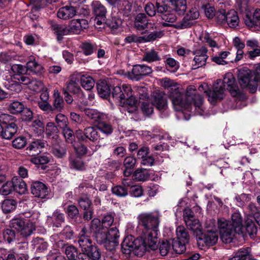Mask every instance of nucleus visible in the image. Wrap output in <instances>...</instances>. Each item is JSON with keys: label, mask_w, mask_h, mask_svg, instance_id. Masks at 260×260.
Instances as JSON below:
<instances>
[{"label": "nucleus", "mask_w": 260, "mask_h": 260, "mask_svg": "<svg viewBox=\"0 0 260 260\" xmlns=\"http://www.w3.org/2000/svg\"><path fill=\"white\" fill-rule=\"evenodd\" d=\"M157 12L161 17V19L166 22L173 23L177 19V17L173 12V9L170 6V4H162L156 3Z\"/></svg>", "instance_id": "obj_10"}, {"label": "nucleus", "mask_w": 260, "mask_h": 260, "mask_svg": "<svg viewBox=\"0 0 260 260\" xmlns=\"http://www.w3.org/2000/svg\"><path fill=\"white\" fill-rule=\"evenodd\" d=\"M13 190L16 191L19 194H23L27 191V187L25 182L22 179L15 176L12 178Z\"/></svg>", "instance_id": "obj_22"}, {"label": "nucleus", "mask_w": 260, "mask_h": 260, "mask_svg": "<svg viewBox=\"0 0 260 260\" xmlns=\"http://www.w3.org/2000/svg\"><path fill=\"white\" fill-rule=\"evenodd\" d=\"M95 126H96L101 132L107 135L111 134L113 132L111 125L107 123L105 120H100Z\"/></svg>", "instance_id": "obj_45"}, {"label": "nucleus", "mask_w": 260, "mask_h": 260, "mask_svg": "<svg viewBox=\"0 0 260 260\" xmlns=\"http://www.w3.org/2000/svg\"><path fill=\"white\" fill-rule=\"evenodd\" d=\"M28 87L31 90L37 91L43 88V84L41 81L32 78Z\"/></svg>", "instance_id": "obj_64"}, {"label": "nucleus", "mask_w": 260, "mask_h": 260, "mask_svg": "<svg viewBox=\"0 0 260 260\" xmlns=\"http://www.w3.org/2000/svg\"><path fill=\"white\" fill-rule=\"evenodd\" d=\"M171 99L174 109L180 111L182 115L185 111H190L192 106L201 109L203 103V99L201 95L194 94L190 95L188 91L184 94L175 90L171 95Z\"/></svg>", "instance_id": "obj_4"}, {"label": "nucleus", "mask_w": 260, "mask_h": 260, "mask_svg": "<svg viewBox=\"0 0 260 260\" xmlns=\"http://www.w3.org/2000/svg\"><path fill=\"white\" fill-rule=\"evenodd\" d=\"M207 49L204 47H202L200 49L196 50L194 51L193 54L195 55L194 61L195 64L193 66H194V69L201 67L205 65L206 60L208 58Z\"/></svg>", "instance_id": "obj_17"}, {"label": "nucleus", "mask_w": 260, "mask_h": 260, "mask_svg": "<svg viewBox=\"0 0 260 260\" xmlns=\"http://www.w3.org/2000/svg\"><path fill=\"white\" fill-rule=\"evenodd\" d=\"M46 143V141L39 139L32 141L26 148L27 153L31 156L38 154L41 152L42 149L45 147Z\"/></svg>", "instance_id": "obj_18"}, {"label": "nucleus", "mask_w": 260, "mask_h": 260, "mask_svg": "<svg viewBox=\"0 0 260 260\" xmlns=\"http://www.w3.org/2000/svg\"><path fill=\"white\" fill-rule=\"evenodd\" d=\"M53 154L58 158H62L66 154V149L64 147L59 145L54 146L51 150Z\"/></svg>", "instance_id": "obj_54"}, {"label": "nucleus", "mask_w": 260, "mask_h": 260, "mask_svg": "<svg viewBox=\"0 0 260 260\" xmlns=\"http://www.w3.org/2000/svg\"><path fill=\"white\" fill-rule=\"evenodd\" d=\"M242 222L241 215L239 212H235L232 214L231 220H226V222H230L237 230H240L242 232Z\"/></svg>", "instance_id": "obj_36"}, {"label": "nucleus", "mask_w": 260, "mask_h": 260, "mask_svg": "<svg viewBox=\"0 0 260 260\" xmlns=\"http://www.w3.org/2000/svg\"><path fill=\"white\" fill-rule=\"evenodd\" d=\"M207 86L208 85L206 83H204L199 86V90L202 91L205 89L204 92L208 95V100L211 103H214L224 98L225 86L233 96H237L240 93L239 88L235 84L233 75L230 73L225 75L223 81L217 80V82L213 85L212 90H206Z\"/></svg>", "instance_id": "obj_2"}, {"label": "nucleus", "mask_w": 260, "mask_h": 260, "mask_svg": "<svg viewBox=\"0 0 260 260\" xmlns=\"http://www.w3.org/2000/svg\"><path fill=\"white\" fill-rule=\"evenodd\" d=\"M199 15V12L197 8H191L184 18L182 22L179 24L176 25L175 27L183 29L191 27L192 25V22L190 21V20L198 18Z\"/></svg>", "instance_id": "obj_15"}, {"label": "nucleus", "mask_w": 260, "mask_h": 260, "mask_svg": "<svg viewBox=\"0 0 260 260\" xmlns=\"http://www.w3.org/2000/svg\"><path fill=\"white\" fill-rule=\"evenodd\" d=\"M51 30L54 32H64L67 30V27L64 25L59 24L53 21H49Z\"/></svg>", "instance_id": "obj_61"}, {"label": "nucleus", "mask_w": 260, "mask_h": 260, "mask_svg": "<svg viewBox=\"0 0 260 260\" xmlns=\"http://www.w3.org/2000/svg\"><path fill=\"white\" fill-rule=\"evenodd\" d=\"M152 70L148 66L145 65L137 64L133 66L131 80H139L142 76L149 75L151 73Z\"/></svg>", "instance_id": "obj_16"}, {"label": "nucleus", "mask_w": 260, "mask_h": 260, "mask_svg": "<svg viewBox=\"0 0 260 260\" xmlns=\"http://www.w3.org/2000/svg\"><path fill=\"white\" fill-rule=\"evenodd\" d=\"M13 190V187L12 180L7 181L0 188V194L3 196H7L10 194Z\"/></svg>", "instance_id": "obj_50"}, {"label": "nucleus", "mask_w": 260, "mask_h": 260, "mask_svg": "<svg viewBox=\"0 0 260 260\" xmlns=\"http://www.w3.org/2000/svg\"><path fill=\"white\" fill-rule=\"evenodd\" d=\"M172 6L174 10L179 15L183 14L186 9V0H167Z\"/></svg>", "instance_id": "obj_24"}, {"label": "nucleus", "mask_w": 260, "mask_h": 260, "mask_svg": "<svg viewBox=\"0 0 260 260\" xmlns=\"http://www.w3.org/2000/svg\"><path fill=\"white\" fill-rule=\"evenodd\" d=\"M62 130V134L63 135L66 141L68 143H73L75 139V136L73 131L69 127H67Z\"/></svg>", "instance_id": "obj_47"}, {"label": "nucleus", "mask_w": 260, "mask_h": 260, "mask_svg": "<svg viewBox=\"0 0 260 260\" xmlns=\"http://www.w3.org/2000/svg\"><path fill=\"white\" fill-rule=\"evenodd\" d=\"M78 203L80 207L84 210L91 208V202L87 196L81 197L79 199Z\"/></svg>", "instance_id": "obj_57"}, {"label": "nucleus", "mask_w": 260, "mask_h": 260, "mask_svg": "<svg viewBox=\"0 0 260 260\" xmlns=\"http://www.w3.org/2000/svg\"><path fill=\"white\" fill-rule=\"evenodd\" d=\"M227 13L224 9H219L215 13L214 17L216 21L220 24L225 23L226 20Z\"/></svg>", "instance_id": "obj_56"}, {"label": "nucleus", "mask_w": 260, "mask_h": 260, "mask_svg": "<svg viewBox=\"0 0 260 260\" xmlns=\"http://www.w3.org/2000/svg\"><path fill=\"white\" fill-rule=\"evenodd\" d=\"M238 78L240 85L243 88H248L251 92L254 93L260 84V67L256 68L253 75L247 68L238 71Z\"/></svg>", "instance_id": "obj_6"}, {"label": "nucleus", "mask_w": 260, "mask_h": 260, "mask_svg": "<svg viewBox=\"0 0 260 260\" xmlns=\"http://www.w3.org/2000/svg\"><path fill=\"white\" fill-rule=\"evenodd\" d=\"M70 28L72 31H83L88 27V23L86 19H73L70 22Z\"/></svg>", "instance_id": "obj_23"}, {"label": "nucleus", "mask_w": 260, "mask_h": 260, "mask_svg": "<svg viewBox=\"0 0 260 260\" xmlns=\"http://www.w3.org/2000/svg\"><path fill=\"white\" fill-rule=\"evenodd\" d=\"M82 87L86 90H90L94 85V80L89 76L82 75L80 79Z\"/></svg>", "instance_id": "obj_38"}, {"label": "nucleus", "mask_w": 260, "mask_h": 260, "mask_svg": "<svg viewBox=\"0 0 260 260\" xmlns=\"http://www.w3.org/2000/svg\"><path fill=\"white\" fill-rule=\"evenodd\" d=\"M217 224L221 240L225 243H231L236 235H240L242 233L240 230H237L230 222H226V220L224 218L218 219Z\"/></svg>", "instance_id": "obj_9"}, {"label": "nucleus", "mask_w": 260, "mask_h": 260, "mask_svg": "<svg viewBox=\"0 0 260 260\" xmlns=\"http://www.w3.org/2000/svg\"><path fill=\"white\" fill-rule=\"evenodd\" d=\"M16 118L8 114H0V123L3 126L17 125L16 123Z\"/></svg>", "instance_id": "obj_39"}, {"label": "nucleus", "mask_w": 260, "mask_h": 260, "mask_svg": "<svg viewBox=\"0 0 260 260\" xmlns=\"http://www.w3.org/2000/svg\"><path fill=\"white\" fill-rule=\"evenodd\" d=\"M90 230L93 233V236L96 242L103 244L109 251L115 250L119 244V231L116 227H113L109 230L100 226V220L93 219L90 224Z\"/></svg>", "instance_id": "obj_3"}, {"label": "nucleus", "mask_w": 260, "mask_h": 260, "mask_svg": "<svg viewBox=\"0 0 260 260\" xmlns=\"http://www.w3.org/2000/svg\"><path fill=\"white\" fill-rule=\"evenodd\" d=\"M82 253L86 254L88 257L94 260H99L101 257V252L96 245L93 244L89 248Z\"/></svg>", "instance_id": "obj_33"}, {"label": "nucleus", "mask_w": 260, "mask_h": 260, "mask_svg": "<svg viewBox=\"0 0 260 260\" xmlns=\"http://www.w3.org/2000/svg\"><path fill=\"white\" fill-rule=\"evenodd\" d=\"M143 59L148 62H153L159 60V56L154 50H151L145 53Z\"/></svg>", "instance_id": "obj_49"}, {"label": "nucleus", "mask_w": 260, "mask_h": 260, "mask_svg": "<svg viewBox=\"0 0 260 260\" xmlns=\"http://www.w3.org/2000/svg\"><path fill=\"white\" fill-rule=\"evenodd\" d=\"M172 249L171 240L163 241L159 246V251L161 255H166Z\"/></svg>", "instance_id": "obj_60"}, {"label": "nucleus", "mask_w": 260, "mask_h": 260, "mask_svg": "<svg viewBox=\"0 0 260 260\" xmlns=\"http://www.w3.org/2000/svg\"><path fill=\"white\" fill-rule=\"evenodd\" d=\"M96 88L99 95L104 99L111 96L118 105L121 107V110L130 113V87L127 84H123L122 88L115 86L111 88L109 85L104 81L96 84Z\"/></svg>", "instance_id": "obj_1"}, {"label": "nucleus", "mask_w": 260, "mask_h": 260, "mask_svg": "<svg viewBox=\"0 0 260 260\" xmlns=\"http://www.w3.org/2000/svg\"><path fill=\"white\" fill-rule=\"evenodd\" d=\"M86 142L87 140L91 142H95L99 138L98 131L93 126H87L84 128Z\"/></svg>", "instance_id": "obj_32"}, {"label": "nucleus", "mask_w": 260, "mask_h": 260, "mask_svg": "<svg viewBox=\"0 0 260 260\" xmlns=\"http://www.w3.org/2000/svg\"><path fill=\"white\" fill-rule=\"evenodd\" d=\"M69 165L71 168L78 171H82L85 170L84 162L79 157H70L69 159Z\"/></svg>", "instance_id": "obj_35"}, {"label": "nucleus", "mask_w": 260, "mask_h": 260, "mask_svg": "<svg viewBox=\"0 0 260 260\" xmlns=\"http://www.w3.org/2000/svg\"><path fill=\"white\" fill-rule=\"evenodd\" d=\"M140 222L143 227L142 233L146 238H152V243H154L155 240L158 241L159 233L158 227L160 223L159 217L152 213H142L139 215ZM146 241H148L146 239Z\"/></svg>", "instance_id": "obj_5"}, {"label": "nucleus", "mask_w": 260, "mask_h": 260, "mask_svg": "<svg viewBox=\"0 0 260 260\" xmlns=\"http://www.w3.org/2000/svg\"><path fill=\"white\" fill-rule=\"evenodd\" d=\"M200 243H203L207 246H213L216 243L218 239V235L215 230H207L205 233L198 235Z\"/></svg>", "instance_id": "obj_12"}, {"label": "nucleus", "mask_w": 260, "mask_h": 260, "mask_svg": "<svg viewBox=\"0 0 260 260\" xmlns=\"http://www.w3.org/2000/svg\"><path fill=\"white\" fill-rule=\"evenodd\" d=\"M172 249L177 254H181L183 253L186 250L185 244L181 241L175 239L171 240Z\"/></svg>", "instance_id": "obj_37"}, {"label": "nucleus", "mask_w": 260, "mask_h": 260, "mask_svg": "<svg viewBox=\"0 0 260 260\" xmlns=\"http://www.w3.org/2000/svg\"><path fill=\"white\" fill-rule=\"evenodd\" d=\"M4 84L8 89L11 91L18 92L21 90V86L16 80L14 81H12L11 83L6 81Z\"/></svg>", "instance_id": "obj_51"}, {"label": "nucleus", "mask_w": 260, "mask_h": 260, "mask_svg": "<svg viewBox=\"0 0 260 260\" xmlns=\"http://www.w3.org/2000/svg\"><path fill=\"white\" fill-rule=\"evenodd\" d=\"M24 105L18 101H13L8 105V110L13 114H18L22 112L24 108Z\"/></svg>", "instance_id": "obj_42"}, {"label": "nucleus", "mask_w": 260, "mask_h": 260, "mask_svg": "<svg viewBox=\"0 0 260 260\" xmlns=\"http://www.w3.org/2000/svg\"><path fill=\"white\" fill-rule=\"evenodd\" d=\"M255 220L254 218L247 217L245 220V228L249 235L255 234L257 232V226L255 224Z\"/></svg>", "instance_id": "obj_43"}, {"label": "nucleus", "mask_w": 260, "mask_h": 260, "mask_svg": "<svg viewBox=\"0 0 260 260\" xmlns=\"http://www.w3.org/2000/svg\"><path fill=\"white\" fill-rule=\"evenodd\" d=\"M83 112L85 115L90 119L93 121L94 125L102 120H105L107 116L103 113L98 111L96 109L85 108Z\"/></svg>", "instance_id": "obj_20"}, {"label": "nucleus", "mask_w": 260, "mask_h": 260, "mask_svg": "<svg viewBox=\"0 0 260 260\" xmlns=\"http://www.w3.org/2000/svg\"><path fill=\"white\" fill-rule=\"evenodd\" d=\"M88 230L84 226L78 236V243L82 252L87 251L94 243L89 236L87 235Z\"/></svg>", "instance_id": "obj_14"}, {"label": "nucleus", "mask_w": 260, "mask_h": 260, "mask_svg": "<svg viewBox=\"0 0 260 260\" xmlns=\"http://www.w3.org/2000/svg\"><path fill=\"white\" fill-rule=\"evenodd\" d=\"M30 190L34 197L38 198L44 199L49 193L47 186L39 181H32Z\"/></svg>", "instance_id": "obj_13"}, {"label": "nucleus", "mask_w": 260, "mask_h": 260, "mask_svg": "<svg viewBox=\"0 0 260 260\" xmlns=\"http://www.w3.org/2000/svg\"><path fill=\"white\" fill-rule=\"evenodd\" d=\"M144 234L142 233L141 236L135 239L131 244V253H133L138 256H142L148 248L152 250H155L158 247V241L155 240L154 243H152V238H147L148 241H146V237Z\"/></svg>", "instance_id": "obj_7"}, {"label": "nucleus", "mask_w": 260, "mask_h": 260, "mask_svg": "<svg viewBox=\"0 0 260 260\" xmlns=\"http://www.w3.org/2000/svg\"><path fill=\"white\" fill-rule=\"evenodd\" d=\"M114 217L111 214H107L104 216L102 222L100 221V226L107 230L112 225Z\"/></svg>", "instance_id": "obj_48"}, {"label": "nucleus", "mask_w": 260, "mask_h": 260, "mask_svg": "<svg viewBox=\"0 0 260 260\" xmlns=\"http://www.w3.org/2000/svg\"><path fill=\"white\" fill-rule=\"evenodd\" d=\"M27 144L26 139L24 137H19L12 141V146L16 149L23 148Z\"/></svg>", "instance_id": "obj_52"}, {"label": "nucleus", "mask_w": 260, "mask_h": 260, "mask_svg": "<svg viewBox=\"0 0 260 260\" xmlns=\"http://www.w3.org/2000/svg\"><path fill=\"white\" fill-rule=\"evenodd\" d=\"M18 128L17 125L3 126L4 130H3L2 138L7 140L11 139L17 133Z\"/></svg>", "instance_id": "obj_30"}, {"label": "nucleus", "mask_w": 260, "mask_h": 260, "mask_svg": "<svg viewBox=\"0 0 260 260\" xmlns=\"http://www.w3.org/2000/svg\"><path fill=\"white\" fill-rule=\"evenodd\" d=\"M12 72L14 75L12 76L14 79V76L19 77L21 75H23L26 73V67L23 66L21 64H14L11 67Z\"/></svg>", "instance_id": "obj_58"}, {"label": "nucleus", "mask_w": 260, "mask_h": 260, "mask_svg": "<svg viewBox=\"0 0 260 260\" xmlns=\"http://www.w3.org/2000/svg\"><path fill=\"white\" fill-rule=\"evenodd\" d=\"M177 240L188 243L190 236L187 230L183 226H179L176 229Z\"/></svg>", "instance_id": "obj_34"}, {"label": "nucleus", "mask_w": 260, "mask_h": 260, "mask_svg": "<svg viewBox=\"0 0 260 260\" xmlns=\"http://www.w3.org/2000/svg\"><path fill=\"white\" fill-rule=\"evenodd\" d=\"M55 122L57 126L61 129L67 128L69 126L68 118L64 114L60 113L56 115Z\"/></svg>", "instance_id": "obj_31"}, {"label": "nucleus", "mask_w": 260, "mask_h": 260, "mask_svg": "<svg viewBox=\"0 0 260 260\" xmlns=\"http://www.w3.org/2000/svg\"><path fill=\"white\" fill-rule=\"evenodd\" d=\"M121 251L126 258L130 257V239L127 236L121 244Z\"/></svg>", "instance_id": "obj_46"}, {"label": "nucleus", "mask_w": 260, "mask_h": 260, "mask_svg": "<svg viewBox=\"0 0 260 260\" xmlns=\"http://www.w3.org/2000/svg\"><path fill=\"white\" fill-rule=\"evenodd\" d=\"M10 226L16 230L23 238L30 236L36 231L34 223L22 218H14L10 221Z\"/></svg>", "instance_id": "obj_8"}, {"label": "nucleus", "mask_w": 260, "mask_h": 260, "mask_svg": "<svg viewBox=\"0 0 260 260\" xmlns=\"http://www.w3.org/2000/svg\"><path fill=\"white\" fill-rule=\"evenodd\" d=\"M26 71H29L35 74H41L43 70L42 65L39 63L35 59L30 58L26 63Z\"/></svg>", "instance_id": "obj_26"}, {"label": "nucleus", "mask_w": 260, "mask_h": 260, "mask_svg": "<svg viewBox=\"0 0 260 260\" xmlns=\"http://www.w3.org/2000/svg\"><path fill=\"white\" fill-rule=\"evenodd\" d=\"M20 113L21 114V118L23 121H30L33 118V113L32 111L29 108L25 107L24 106Z\"/></svg>", "instance_id": "obj_63"}, {"label": "nucleus", "mask_w": 260, "mask_h": 260, "mask_svg": "<svg viewBox=\"0 0 260 260\" xmlns=\"http://www.w3.org/2000/svg\"><path fill=\"white\" fill-rule=\"evenodd\" d=\"M229 26L236 28L239 24V19L237 13L234 10H231L227 13L226 22Z\"/></svg>", "instance_id": "obj_25"}, {"label": "nucleus", "mask_w": 260, "mask_h": 260, "mask_svg": "<svg viewBox=\"0 0 260 260\" xmlns=\"http://www.w3.org/2000/svg\"><path fill=\"white\" fill-rule=\"evenodd\" d=\"M53 98V111L56 110L57 111L61 112L64 108V101L58 90H54Z\"/></svg>", "instance_id": "obj_27"}, {"label": "nucleus", "mask_w": 260, "mask_h": 260, "mask_svg": "<svg viewBox=\"0 0 260 260\" xmlns=\"http://www.w3.org/2000/svg\"><path fill=\"white\" fill-rule=\"evenodd\" d=\"M149 175L145 169H137L133 174L132 179L138 181H144L149 179Z\"/></svg>", "instance_id": "obj_40"}, {"label": "nucleus", "mask_w": 260, "mask_h": 260, "mask_svg": "<svg viewBox=\"0 0 260 260\" xmlns=\"http://www.w3.org/2000/svg\"><path fill=\"white\" fill-rule=\"evenodd\" d=\"M46 133L49 136L56 135L59 133L58 127L55 123L52 122H48L46 125Z\"/></svg>", "instance_id": "obj_59"}, {"label": "nucleus", "mask_w": 260, "mask_h": 260, "mask_svg": "<svg viewBox=\"0 0 260 260\" xmlns=\"http://www.w3.org/2000/svg\"><path fill=\"white\" fill-rule=\"evenodd\" d=\"M93 14L95 16V21L98 24L104 25L106 21L107 9L106 7L98 1H94L91 4Z\"/></svg>", "instance_id": "obj_11"}, {"label": "nucleus", "mask_w": 260, "mask_h": 260, "mask_svg": "<svg viewBox=\"0 0 260 260\" xmlns=\"http://www.w3.org/2000/svg\"><path fill=\"white\" fill-rule=\"evenodd\" d=\"M186 226L191 230L197 236L201 233L202 228L199 220L196 218L185 222Z\"/></svg>", "instance_id": "obj_29"}, {"label": "nucleus", "mask_w": 260, "mask_h": 260, "mask_svg": "<svg viewBox=\"0 0 260 260\" xmlns=\"http://www.w3.org/2000/svg\"><path fill=\"white\" fill-rule=\"evenodd\" d=\"M17 202L14 199H6L2 204V209L4 213H9L14 210L16 207Z\"/></svg>", "instance_id": "obj_44"}, {"label": "nucleus", "mask_w": 260, "mask_h": 260, "mask_svg": "<svg viewBox=\"0 0 260 260\" xmlns=\"http://www.w3.org/2000/svg\"><path fill=\"white\" fill-rule=\"evenodd\" d=\"M34 243L37 250L39 251L42 252L46 250L48 248V243L42 238H36L34 239Z\"/></svg>", "instance_id": "obj_53"}, {"label": "nucleus", "mask_w": 260, "mask_h": 260, "mask_svg": "<svg viewBox=\"0 0 260 260\" xmlns=\"http://www.w3.org/2000/svg\"><path fill=\"white\" fill-rule=\"evenodd\" d=\"M152 104L158 110H165L167 108V102L161 92H155L153 94Z\"/></svg>", "instance_id": "obj_21"}, {"label": "nucleus", "mask_w": 260, "mask_h": 260, "mask_svg": "<svg viewBox=\"0 0 260 260\" xmlns=\"http://www.w3.org/2000/svg\"><path fill=\"white\" fill-rule=\"evenodd\" d=\"M4 240L8 243H10L16 239L15 232L10 229H7L3 232Z\"/></svg>", "instance_id": "obj_55"}, {"label": "nucleus", "mask_w": 260, "mask_h": 260, "mask_svg": "<svg viewBox=\"0 0 260 260\" xmlns=\"http://www.w3.org/2000/svg\"><path fill=\"white\" fill-rule=\"evenodd\" d=\"M64 252L69 260H77L79 253L77 248L73 245H69L66 247Z\"/></svg>", "instance_id": "obj_41"}, {"label": "nucleus", "mask_w": 260, "mask_h": 260, "mask_svg": "<svg viewBox=\"0 0 260 260\" xmlns=\"http://www.w3.org/2000/svg\"><path fill=\"white\" fill-rule=\"evenodd\" d=\"M68 216L73 219L76 223H80L82 222V218L79 215L78 208L74 205H69L67 208Z\"/></svg>", "instance_id": "obj_28"}, {"label": "nucleus", "mask_w": 260, "mask_h": 260, "mask_svg": "<svg viewBox=\"0 0 260 260\" xmlns=\"http://www.w3.org/2000/svg\"><path fill=\"white\" fill-rule=\"evenodd\" d=\"M76 9L71 5H67L60 8L57 12V17L64 20L73 18L76 14Z\"/></svg>", "instance_id": "obj_19"}, {"label": "nucleus", "mask_w": 260, "mask_h": 260, "mask_svg": "<svg viewBox=\"0 0 260 260\" xmlns=\"http://www.w3.org/2000/svg\"><path fill=\"white\" fill-rule=\"evenodd\" d=\"M202 8L204 9L205 14L208 18L212 19L215 15L216 12H215V8L210 4L203 6Z\"/></svg>", "instance_id": "obj_62"}]
</instances>
